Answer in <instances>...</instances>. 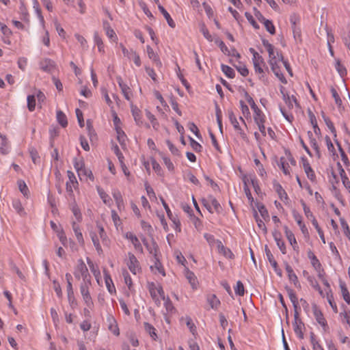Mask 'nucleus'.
I'll return each instance as SVG.
<instances>
[{
  "label": "nucleus",
  "mask_w": 350,
  "mask_h": 350,
  "mask_svg": "<svg viewBox=\"0 0 350 350\" xmlns=\"http://www.w3.org/2000/svg\"><path fill=\"white\" fill-rule=\"evenodd\" d=\"M214 42L216 44L218 45L222 53H224L225 55H230V49L226 46L225 43L221 39L216 38H215Z\"/></svg>",
  "instance_id": "40"
},
{
  "label": "nucleus",
  "mask_w": 350,
  "mask_h": 350,
  "mask_svg": "<svg viewBox=\"0 0 350 350\" xmlns=\"http://www.w3.org/2000/svg\"><path fill=\"white\" fill-rule=\"evenodd\" d=\"M94 41L95 44L97 45L98 51L101 53H104L105 46L102 40V38H100L98 32H94Z\"/></svg>",
  "instance_id": "33"
},
{
  "label": "nucleus",
  "mask_w": 350,
  "mask_h": 350,
  "mask_svg": "<svg viewBox=\"0 0 350 350\" xmlns=\"http://www.w3.org/2000/svg\"><path fill=\"white\" fill-rule=\"evenodd\" d=\"M57 120L62 127L64 128L67 126L68 121L66 116L60 110L57 111Z\"/></svg>",
  "instance_id": "39"
},
{
  "label": "nucleus",
  "mask_w": 350,
  "mask_h": 350,
  "mask_svg": "<svg viewBox=\"0 0 350 350\" xmlns=\"http://www.w3.org/2000/svg\"><path fill=\"white\" fill-rule=\"evenodd\" d=\"M200 31L203 34L204 37L208 41L212 42L213 40L212 36L210 34L208 29L206 27L204 23H201L200 25Z\"/></svg>",
  "instance_id": "44"
},
{
  "label": "nucleus",
  "mask_w": 350,
  "mask_h": 350,
  "mask_svg": "<svg viewBox=\"0 0 350 350\" xmlns=\"http://www.w3.org/2000/svg\"><path fill=\"white\" fill-rule=\"evenodd\" d=\"M73 164L78 175L81 176V172L85 168L83 159L82 157H75L73 159Z\"/></svg>",
  "instance_id": "19"
},
{
  "label": "nucleus",
  "mask_w": 350,
  "mask_h": 350,
  "mask_svg": "<svg viewBox=\"0 0 350 350\" xmlns=\"http://www.w3.org/2000/svg\"><path fill=\"white\" fill-rule=\"evenodd\" d=\"M100 92H101V94L103 95V96L104 97L105 100L106 101L107 104L109 107H111L113 103L109 96L107 90L105 88L103 87L100 88Z\"/></svg>",
  "instance_id": "61"
},
{
  "label": "nucleus",
  "mask_w": 350,
  "mask_h": 350,
  "mask_svg": "<svg viewBox=\"0 0 350 350\" xmlns=\"http://www.w3.org/2000/svg\"><path fill=\"white\" fill-rule=\"evenodd\" d=\"M327 301H328L329 304L332 307L333 311L335 313H337L338 312V308H337L336 304L334 301V296H333V294L332 293V290L331 289H329V291H328L327 292Z\"/></svg>",
  "instance_id": "41"
},
{
  "label": "nucleus",
  "mask_w": 350,
  "mask_h": 350,
  "mask_svg": "<svg viewBox=\"0 0 350 350\" xmlns=\"http://www.w3.org/2000/svg\"><path fill=\"white\" fill-rule=\"evenodd\" d=\"M145 330L149 333L150 336L155 340V337H157V334L155 332V328L149 323L145 322L144 323Z\"/></svg>",
  "instance_id": "51"
},
{
  "label": "nucleus",
  "mask_w": 350,
  "mask_h": 350,
  "mask_svg": "<svg viewBox=\"0 0 350 350\" xmlns=\"http://www.w3.org/2000/svg\"><path fill=\"white\" fill-rule=\"evenodd\" d=\"M254 217L255 218V220L257 223L258 226L266 232H267L266 226H265L264 221L259 217L258 213L255 209H254Z\"/></svg>",
  "instance_id": "53"
},
{
  "label": "nucleus",
  "mask_w": 350,
  "mask_h": 350,
  "mask_svg": "<svg viewBox=\"0 0 350 350\" xmlns=\"http://www.w3.org/2000/svg\"><path fill=\"white\" fill-rule=\"evenodd\" d=\"M74 275L79 280L82 278L83 281L81 282L89 283V282H91L92 277L83 259L78 260L77 265L75 269Z\"/></svg>",
  "instance_id": "2"
},
{
  "label": "nucleus",
  "mask_w": 350,
  "mask_h": 350,
  "mask_svg": "<svg viewBox=\"0 0 350 350\" xmlns=\"http://www.w3.org/2000/svg\"><path fill=\"white\" fill-rule=\"evenodd\" d=\"M262 44L268 52L269 65L283 61V55L281 52L275 51V47L267 40L262 38Z\"/></svg>",
  "instance_id": "1"
},
{
  "label": "nucleus",
  "mask_w": 350,
  "mask_h": 350,
  "mask_svg": "<svg viewBox=\"0 0 350 350\" xmlns=\"http://www.w3.org/2000/svg\"><path fill=\"white\" fill-rule=\"evenodd\" d=\"M221 71L224 73V75L227 77H228L230 79L234 78V77H235L234 70L229 66H227L225 64H221Z\"/></svg>",
  "instance_id": "37"
},
{
  "label": "nucleus",
  "mask_w": 350,
  "mask_h": 350,
  "mask_svg": "<svg viewBox=\"0 0 350 350\" xmlns=\"http://www.w3.org/2000/svg\"><path fill=\"white\" fill-rule=\"evenodd\" d=\"M253 64L255 72L260 75L259 79H262L265 75V72L262 67L265 66V63H255Z\"/></svg>",
  "instance_id": "48"
},
{
  "label": "nucleus",
  "mask_w": 350,
  "mask_h": 350,
  "mask_svg": "<svg viewBox=\"0 0 350 350\" xmlns=\"http://www.w3.org/2000/svg\"><path fill=\"white\" fill-rule=\"evenodd\" d=\"M128 256L129 260L126 262V265L131 273L135 275L141 270L139 262L135 256L131 252L128 254Z\"/></svg>",
  "instance_id": "5"
},
{
  "label": "nucleus",
  "mask_w": 350,
  "mask_h": 350,
  "mask_svg": "<svg viewBox=\"0 0 350 350\" xmlns=\"http://www.w3.org/2000/svg\"><path fill=\"white\" fill-rule=\"evenodd\" d=\"M111 218L116 227L122 224L121 219L115 210H111Z\"/></svg>",
  "instance_id": "62"
},
{
  "label": "nucleus",
  "mask_w": 350,
  "mask_h": 350,
  "mask_svg": "<svg viewBox=\"0 0 350 350\" xmlns=\"http://www.w3.org/2000/svg\"><path fill=\"white\" fill-rule=\"evenodd\" d=\"M148 289L152 298L156 302H159V298L157 297L158 295L161 297V298L165 299V293L161 285L157 287L154 282H151L148 284Z\"/></svg>",
  "instance_id": "4"
},
{
  "label": "nucleus",
  "mask_w": 350,
  "mask_h": 350,
  "mask_svg": "<svg viewBox=\"0 0 350 350\" xmlns=\"http://www.w3.org/2000/svg\"><path fill=\"white\" fill-rule=\"evenodd\" d=\"M103 27L106 31V35L111 40H115L117 39L116 34L114 30L109 26V24L107 21L103 22Z\"/></svg>",
  "instance_id": "34"
},
{
  "label": "nucleus",
  "mask_w": 350,
  "mask_h": 350,
  "mask_svg": "<svg viewBox=\"0 0 350 350\" xmlns=\"http://www.w3.org/2000/svg\"><path fill=\"white\" fill-rule=\"evenodd\" d=\"M285 288H286V290L287 291V293H288V295L289 297V299H290L292 303L294 301H295V302L297 301L298 299H297V295H296L295 291L292 288L288 287V286H286Z\"/></svg>",
  "instance_id": "63"
},
{
  "label": "nucleus",
  "mask_w": 350,
  "mask_h": 350,
  "mask_svg": "<svg viewBox=\"0 0 350 350\" xmlns=\"http://www.w3.org/2000/svg\"><path fill=\"white\" fill-rule=\"evenodd\" d=\"M217 249L219 250V252L222 254L224 256L232 258L234 256V254L231 252V250L227 247H226L221 241L217 240Z\"/></svg>",
  "instance_id": "20"
},
{
  "label": "nucleus",
  "mask_w": 350,
  "mask_h": 350,
  "mask_svg": "<svg viewBox=\"0 0 350 350\" xmlns=\"http://www.w3.org/2000/svg\"><path fill=\"white\" fill-rule=\"evenodd\" d=\"M117 83H118L119 87L121 89V92L124 96L125 99L127 100H130L131 96V91L130 88L124 83L121 77H116Z\"/></svg>",
  "instance_id": "10"
},
{
  "label": "nucleus",
  "mask_w": 350,
  "mask_h": 350,
  "mask_svg": "<svg viewBox=\"0 0 350 350\" xmlns=\"http://www.w3.org/2000/svg\"><path fill=\"white\" fill-rule=\"evenodd\" d=\"M131 58L135 64L139 67L141 66V59H140V57H139V55L133 50H131Z\"/></svg>",
  "instance_id": "64"
},
{
  "label": "nucleus",
  "mask_w": 350,
  "mask_h": 350,
  "mask_svg": "<svg viewBox=\"0 0 350 350\" xmlns=\"http://www.w3.org/2000/svg\"><path fill=\"white\" fill-rule=\"evenodd\" d=\"M293 330L295 333L297 334L299 338H304V332L303 329H305V325L301 319L299 317L297 319H294V322L293 323Z\"/></svg>",
  "instance_id": "9"
},
{
  "label": "nucleus",
  "mask_w": 350,
  "mask_h": 350,
  "mask_svg": "<svg viewBox=\"0 0 350 350\" xmlns=\"http://www.w3.org/2000/svg\"><path fill=\"white\" fill-rule=\"evenodd\" d=\"M285 269L288 273L289 280L293 282L295 287L301 288V284L299 282L297 276L294 273L291 266L287 262H285Z\"/></svg>",
  "instance_id": "11"
},
{
  "label": "nucleus",
  "mask_w": 350,
  "mask_h": 350,
  "mask_svg": "<svg viewBox=\"0 0 350 350\" xmlns=\"http://www.w3.org/2000/svg\"><path fill=\"white\" fill-rule=\"evenodd\" d=\"M330 92L332 93V97L334 99L336 105L338 106V107H340L342 104V101L339 94H338L336 90L334 88L332 87L330 89Z\"/></svg>",
  "instance_id": "50"
},
{
  "label": "nucleus",
  "mask_w": 350,
  "mask_h": 350,
  "mask_svg": "<svg viewBox=\"0 0 350 350\" xmlns=\"http://www.w3.org/2000/svg\"><path fill=\"white\" fill-rule=\"evenodd\" d=\"M312 310L316 321L318 322L319 325H321L323 327V329L326 331L327 328V323L326 319L324 318L322 312L321 311V310L318 308L316 304H314L312 306Z\"/></svg>",
  "instance_id": "7"
},
{
  "label": "nucleus",
  "mask_w": 350,
  "mask_h": 350,
  "mask_svg": "<svg viewBox=\"0 0 350 350\" xmlns=\"http://www.w3.org/2000/svg\"><path fill=\"white\" fill-rule=\"evenodd\" d=\"M228 118H229L230 122L232 124L234 129L237 131H241V129L239 126V122H238L237 118L236 116L234 115L233 111L231 109L228 110Z\"/></svg>",
  "instance_id": "32"
},
{
  "label": "nucleus",
  "mask_w": 350,
  "mask_h": 350,
  "mask_svg": "<svg viewBox=\"0 0 350 350\" xmlns=\"http://www.w3.org/2000/svg\"><path fill=\"white\" fill-rule=\"evenodd\" d=\"M265 252L267 260L270 262L272 267H276V265L278 264V262L274 259V257H273L271 252L270 251V250L269 249V247L267 245L265 246Z\"/></svg>",
  "instance_id": "45"
},
{
  "label": "nucleus",
  "mask_w": 350,
  "mask_h": 350,
  "mask_svg": "<svg viewBox=\"0 0 350 350\" xmlns=\"http://www.w3.org/2000/svg\"><path fill=\"white\" fill-rule=\"evenodd\" d=\"M308 258L310 260L312 265L315 269H319L321 267V264L314 254L310 250L307 252Z\"/></svg>",
  "instance_id": "27"
},
{
  "label": "nucleus",
  "mask_w": 350,
  "mask_h": 350,
  "mask_svg": "<svg viewBox=\"0 0 350 350\" xmlns=\"http://www.w3.org/2000/svg\"><path fill=\"white\" fill-rule=\"evenodd\" d=\"M340 221L345 234L347 236V237L350 241V229L348 226V224L347 223L344 218H340Z\"/></svg>",
  "instance_id": "54"
},
{
  "label": "nucleus",
  "mask_w": 350,
  "mask_h": 350,
  "mask_svg": "<svg viewBox=\"0 0 350 350\" xmlns=\"http://www.w3.org/2000/svg\"><path fill=\"white\" fill-rule=\"evenodd\" d=\"M339 286L341 290V293L343 297L344 300L347 304H350V294L346 286V284L342 280L339 282Z\"/></svg>",
  "instance_id": "25"
},
{
  "label": "nucleus",
  "mask_w": 350,
  "mask_h": 350,
  "mask_svg": "<svg viewBox=\"0 0 350 350\" xmlns=\"http://www.w3.org/2000/svg\"><path fill=\"white\" fill-rule=\"evenodd\" d=\"M87 262L90 267L91 271L92 272L95 278H97L100 274L98 267L97 266H95L93 262L91 260V259L88 257L87 258Z\"/></svg>",
  "instance_id": "46"
},
{
  "label": "nucleus",
  "mask_w": 350,
  "mask_h": 350,
  "mask_svg": "<svg viewBox=\"0 0 350 350\" xmlns=\"http://www.w3.org/2000/svg\"><path fill=\"white\" fill-rule=\"evenodd\" d=\"M131 111L137 124L141 125L142 124V117L141 111L137 107H132Z\"/></svg>",
  "instance_id": "38"
},
{
  "label": "nucleus",
  "mask_w": 350,
  "mask_h": 350,
  "mask_svg": "<svg viewBox=\"0 0 350 350\" xmlns=\"http://www.w3.org/2000/svg\"><path fill=\"white\" fill-rule=\"evenodd\" d=\"M71 211H72L74 216L75 217L77 221L78 222H80L82 219V215H81V211H80L79 208L78 207V206L76 204H73L72 205Z\"/></svg>",
  "instance_id": "52"
},
{
  "label": "nucleus",
  "mask_w": 350,
  "mask_h": 350,
  "mask_svg": "<svg viewBox=\"0 0 350 350\" xmlns=\"http://www.w3.org/2000/svg\"><path fill=\"white\" fill-rule=\"evenodd\" d=\"M97 228L98 229V233L103 241V243L105 245H107L109 240L107 239V234L105 232L104 228L100 224H97Z\"/></svg>",
  "instance_id": "47"
},
{
  "label": "nucleus",
  "mask_w": 350,
  "mask_h": 350,
  "mask_svg": "<svg viewBox=\"0 0 350 350\" xmlns=\"http://www.w3.org/2000/svg\"><path fill=\"white\" fill-rule=\"evenodd\" d=\"M256 206L258 208L261 217L265 220L267 221L269 219V215L267 209L265 206L260 202H256Z\"/></svg>",
  "instance_id": "29"
},
{
  "label": "nucleus",
  "mask_w": 350,
  "mask_h": 350,
  "mask_svg": "<svg viewBox=\"0 0 350 350\" xmlns=\"http://www.w3.org/2000/svg\"><path fill=\"white\" fill-rule=\"evenodd\" d=\"M254 111V120L256 124L265 122V115L263 112L258 107Z\"/></svg>",
  "instance_id": "26"
},
{
  "label": "nucleus",
  "mask_w": 350,
  "mask_h": 350,
  "mask_svg": "<svg viewBox=\"0 0 350 350\" xmlns=\"http://www.w3.org/2000/svg\"><path fill=\"white\" fill-rule=\"evenodd\" d=\"M266 30L271 34L273 35L275 33V28L271 21L267 19L263 23Z\"/></svg>",
  "instance_id": "55"
},
{
  "label": "nucleus",
  "mask_w": 350,
  "mask_h": 350,
  "mask_svg": "<svg viewBox=\"0 0 350 350\" xmlns=\"http://www.w3.org/2000/svg\"><path fill=\"white\" fill-rule=\"evenodd\" d=\"M270 66H271V70L273 71L274 75L279 79V80L282 83L286 84L287 80L280 70V66H279V63L271 64Z\"/></svg>",
  "instance_id": "14"
},
{
  "label": "nucleus",
  "mask_w": 350,
  "mask_h": 350,
  "mask_svg": "<svg viewBox=\"0 0 350 350\" xmlns=\"http://www.w3.org/2000/svg\"><path fill=\"white\" fill-rule=\"evenodd\" d=\"M209 198L211 199V204L213 206L215 212H217V213H219L222 210L219 202L217 200V199L215 198H214L213 196H210Z\"/></svg>",
  "instance_id": "59"
},
{
  "label": "nucleus",
  "mask_w": 350,
  "mask_h": 350,
  "mask_svg": "<svg viewBox=\"0 0 350 350\" xmlns=\"http://www.w3.org/2000/svg\"><path fill=\"white\" fill-rule=\"evenodd\" d=\"M67 175L68 178V181L66 182V191L69 193V195L72 196L73 195L72 188L76 189L78 187L79 183L77 182L75 174L72 172L68 170Z\"/></svg>",
  "instance_id": "6"
},
{
  "label": "nucleus",
  "mask_w": 350,
  "mask_h": 350,
  "mask_svg": "<svg viewBox=\"0 0 350 350\" xmlns=\"http://www.w3.org/2000/svg\"><path fill=\"white\" fill-rule=\"evenodd\" d=\"M92 285V282H81L80 284V292L82 295L85 304L89 308L92 309L94 307V302L90 293V286Z\"/></svg>",
  "instance_id": "3"
},
{
  "label": "nucleus",
  "mask_w": 350,
  "mask_h": 350,
  "mask_svg": "<svg viewBox=\"0 0 350 350\" xmlns=\"http://www.w3.org/2000/svg\"><path fill=\"white\" fill-rule=\"evenodd\" d=\"M154 259H155L154 265V266H151L150 269H153V268H155L159 271V273H160L163 276H165V272L164 268H163L161 262H160L159 258L157 257Z\"/></svg>",
  "instance_id": "49"
},
{
  "label": "nucleus",
  "mask_w": 350,
  "mask_h": 350,
  "mask_svg": "<svg viewBox=\"0 0 350 350\" xmlns=\"http://www.w3.org/2000/svg\"><path fill=\"white\" fill-rule=\"evenodd\" d=\"M72 226L78 242L83 245L84 243V240L79 224H77L76 221H72Z\"/></svg>",
  "instance_id": "24"
},
{
  "label": "nucleus",
  "mask_w": 350,
  "mask_h": 350,
  "mask_svg": "<svg viewBox=\"0 0 350 350\" xmlns=\"http://www.w3.org/2000/svg\"><path fill=\"white\" fill-rule=\"evenodd\" d=\"M158 8L160 12L163 15L164 18L167 21V23L168 25L174 28L176 26V24L173 19L171 18L170 14L167 12V10L164 8L163 6H162L161 4H158Z\"/></svg>",
  "instance_id": "22"
},
{
  "label": "nucleus",
  "mask_w": 350,
  "mask_h": 350,
  "mask_svg": "<svg viewBox=\"0 0 350 350\" xmlns=\"http://www.w3.org/2000/svg\"><path fill=\"white\" fill-rule=\"evenodd\" d=\"M245 16L247 18V20L248 21V22L252 25V27L255 29H258L260 28L258 24L256 22L254 17L252 16V15L250 13L246 12L245 13Z\"/></svg>",
  "instance_id": "58"
},
{
  "label": "nucleus",
  "mask_w": 350,
  "mask_h": 350,
  "mask_svg": "<svg viewBox=\"0 0 350 350\" xmlns=\"http://www.w3.org/2000/svg\"><path fill=\"white\" fill-rule=\"evenodd\" d=\"M234 292L239 296H243L245 293V288L243 284L240 281H237V285L234 287Z\"/></svg>",
  "instance_id": "56"
},
{
  "label": "nucleus",
  "mask_w": 350,
  "mask_h": 350,
  "mask_svg": "<svg viewBox=\"0 0 350 350\" xmlns=\"http://www.w3.org/2000/svg\"><path fill=\"white\" fill-rule=\"evenodd\" d=\"M55 66V62L49 58H44L39 62L40 68L45 72H51Z\"/></svg>",
  "instance_id": "8"
},
{
  "label": "nucleus",
  "mask_w": 350,
  "mask_h": 350,
  "mask_svg": "<svg viewBox=\"0 0 350 350\" xmlns=\"http://www.w3.org/2000/svg\"><path fill=\"white\" fill-rule=\"evenodd\" d=\"M125 237L127 239L131 240L135 250L141 252H143V247L142 246V244L140 243L138 238L133 233H132L131 232H128L126 233Z\"/></svg>",
  "instance_id": "15"
},
{
  "label": "nucleus",
  "mask_w": 350,
  "mask_h": 350,
  "mask_svg": "<svg viewBox=\"0 0 350 350\" xmlns=\"http://www.w3.org/2000/svg\"><path fill=\"white\" fill-rule=\"evenodd\" d=\"M283 100H284L285 103L288 105L289 108H293V103L295 104L297 107H299L297 100L296 97L293 95L289 96L288 94L286 95H284Z\"/></svg>",
  "instance_id": "35"
},
{
  "label": "nucleus",
  "mask_w": 350,
  "mask_h": 350,
  "mask_svg": "<svg viewBox=\"0 0 350 350\" xmlns=\"http://www.w3.org/2000/svg\"><path fill=\"white\" fill-rule=\"evenodd\" d=\"M146 249L148 250L149 253L154 256V258H156L158 257V245L154 239L152 240L150 244H148L146 247Z\"/></svg>",
  "instance_id": "36"
},
{
  "label": "nucleus",
  "mask_w": 350,
  "mask_h": 350,
  "mask_svg": "<svg viewBox=\"0 0 350 350\" xmlns=\"http://www.w3.org/2000/svg\"><path fill=\"white\" fill-rule=\"evenodd\" d=\"M301 204L303 206L305 215L308 219L312 220L313 217H315L313 213L311 212L310 208L306 205L304 200H301Z\"/></svg>",
  "instance_id": "57"
},
{
  "label": "nucleus",
  "mask_w": 350,
  "mask_h": 350,
  "mask_svg": "<svg viewBox=\"0 0 350 350\" xmlns=\"http://www.w3.org/2000/svg\"><path fill=\"white\" fill-rule=\"evenodd\" d=\"M301 161L303 162V166L304 171L308 176V178L311 180L312 181L315 179V174L314 171L312 170V167H310V165L308 160L304 157H301Z\"/></svg>",
  "instance_id": "16"
},
{
  "label": "nucleus",
  "mask_w": 350,
  "mask_h": 350,
  "mask_svg": "<svg viewBox=\"0 0 350 350\" xmlns=\"http://www.w3.org/2000/svg\"><path fill=\"white\" fill-rule=\"evenodd\" d=\"M116 133H117V139L118 140L120 146L123 151H126V135L124 133V131L119 127H116Z\"/></svg>",
  "instance_id": "21"
},
{
  "label": "nucleus",
  "mask_w": 350,
  "mask_h": 350,
  "mask_svg": "<svg viewBox=\"0 0 350 350\" xmlns=\"http://www.w3.org/2000/svg\"><path fill=\"white\" fill-rule=\"evenodd\" d=\"M206 300L213 309H217L220 305L219 299L214 294L208 295L206 297Z\"/></svg>",
  "instance_id": "28"
},
{
  "label": "nucleus",
  "mask_w": 350,
  "mask_h": 350,
  "mask_svg": "<svg viewBox=\"0 0 350 350\" xmlns=\"http://www.w3.org/2000/svg\"><path fill=\"white\" fill-rule=\"evenodd\" d=\"M146 51L148 53V57L154 62L157 64L161 65V62L160 61L159 57L157 53H155L153 49L150 47V46H146Z\"/></svg>",
  "instance_id": "30"
},
{
  "label": "nucleus",
  "mask_w": 350,
  "mask_h": 350,
  "mask_svg": "<svg viewBox=\"0 0 350 350\" xmlns=\"http://www.w3.org/2000/svg\"><path fill=\"white\" fill-rule=\"evenodd\" d=\"M273 237L280 250L283 254H286V247L284 241L282 239L281 233L278 231L273 232Z\"/></svg>",
  "instance_id": "13"
},
{
  "label": "nucleus",
  "mask_w": 350,
  "mask_h": 350,
  "mask_svg": "<svg viewBox=\"0 0 350 350\" xmlns=\"http://www.w3.org/2000/svg\"><path fill=\"white\" fill-rule=\"evenodd\" d=\"M104 278L106 286L107 288L108 291L110 294H113L116 293V288L114 286V284L113 283L112 279L109 275V273L104 270Z\"/></svg>",
  "instance_id": "18"
},
{
  "label": "nucleus",
  "mask_w": 350,
  "mask_h": 350,
  "mask_svg": "<svg viewBox=\"0 0 350 350\" xmlns=\"http://www.w3.org/2000/svg\"><path fill=\"white\" fill-rule=\"evenodd\" d=\"M284 230L285 235H286L288 242L292 245L293 250L295 251H297L299 249V246L297 245V240L295 239V237L293 232L291 230L288 229L287 226H285L284 227Z\"/></svg>",
  "instance_id": "12"
},
{
  "label": "nucleus",
  "mask_w": 350,
  "mask_h": 350,
  "mask_svg": "<svg viewBox=\"0 0 350 350\" xmlns=\"http://www.w3.org/2000/svg\"><path fill=\"white\" fill-rule=\"evenodd\" d=\"M335 68L341 77L347 75V71L346 68L341 64L339 59H337L335 63Z\"/></svg>",
  "instance_id": "42"
},
{
  "label": "nucleus",
  "mask_w": 350,
  "mask_h": 350,
  "mask_svg": "<svg viewBox=\"0 0 350 350\" xmlns=\"http://www.w3.org/2000/svg\"><path fill=\"white\" fill-rule=\"evenodd\" d=\"M98 193L100 196V198L102 199L104 204L107 205H110L111 202V199L107 193H105V191L102 189L100 187L98 186L96 187Z\"/></svg>",
  "instance_id": "31"
},
{
  "label": "nucleus",
  "mask_w": 350,
  "mask_h": 350,
  "mask_svg": "<svg viewBox=\"0 0 350 350\" xmlns=\"http://www.w3.org/2000/svg\"><path fill=\"white\" fill-rule=\"evenodd\" d=\"M27 108L30 111H33L36 109V99L35 95H29L27 98Z\"/></svg>",
  "instance_id": "43"
},
{
  "label": "nucleus",
  "mask_w": 350,
  "mask_h": 350,
  "mask_svg": "<svg viewBox=\"0 0 350 350\" xmlns=\"http://www.w3.org/2000/svg\"><path fill=\"white\" fill-rule=\"evenodd\" d=\"M278 166L285 175H290L291 167L285 157H280Z\"/></svg>",
  "instance_id": "23"
},
{
  "label": "nucleus",
  "mask_w": 350,
  "mask_h": 350,
  "mask_svg": "<svg viewBox=\"0 0 350 350\" xmlns=\"http://www.w3.org/2000/svg\"><path fill=\"white\" fill-rule=\"evenodd\" d=\"M186 277L189 280V283L191 284V285L192 286V287L193 288H196V277L194 275V273L191 271H187Z\"/></svg>",
  "instance_id": "60"
},
{
  "label": "nucleus",
  "mask_w": 350,
  "mask_h": 350,
  "mask_svg": "<svg viewBox=\"0 0 350 350\" xmlns=\"http://www.w3.org/2000/svg\"><path fill=\"white\" fill-rule=\"evenodd\" d=\"M273 188L275 191L277 192L281 200L285 202L286 200H288V197L286 192L279 183L275 182L273 183Z\"/></svg>",
  "instance_id": "17"
}]
</instances>
